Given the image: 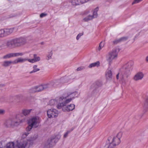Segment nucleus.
I'll return each mask as SVG.
<instances>
[{
  "instance_id": "1",
  "label": "nucleus",
  "mask_w": 148,
  "mask_h": 148,
  "mask_svg": "<svg viewBox=\"0 0 148 148\" xmlns=\"http://www.w3.org/2000/svg\"><path fill=\"white\" fill-rule=\"evenodd\" d=\"M132 69V65L130 62H128L122 64L119 69V73L116 75L117 79H120L122 84H125L126 82L124 79L128 77Z\"/></svg>"
},
{
  "instance_id": "2",
  "label": "nucleus",
  "mask_w": 148,
  "mask_h": 148,
  "mask_svg": "<svg viewBox=\"0 0 148 148\" xmlns=\"http://www.w3.org/2000/svg\"><path fill=\"white\" fill-rule=\"evenodd\" d=\"M21 116L20 115H18L15 118L5 120L4 123V126L6 128H11L18 126L23 122L22 120L20 118Z\"/></svg>"
},
{
  "instance_id": "3",
  "label": "nucleus",
  "mask_w": 148,
  "mask_h": 148,
  "mask_svg": "<svg viewBox=\"0 0 148 148\" xmlns=\"http://www.w3.org/2000/svg\"><path fill=\"white\" fill-rule=\"evenodd\" d=\"M27 144V141L25 140H21L20 142H10L5 144L3 148H25Z\"/></svg>"
},
{
  "instance_id": "4",
  "label": "nucleus",
  "mask_w": 148,
  "mask_h": 148,
  "mask_svg": "<svg viewBox=\"0 0 148 148\" xmlns=\"http://www.w3.org/2000/svg\"><path fill=\"white\" fill-rule=\"evenodd\" d=\"M123 134V133L121 132L118 133H116L114 131L112 132V148H115L120 144Z\"/></svg>"
},
{
  "instance_id": "5",
  "label": "nucleus",
  "mask_w": 148,
  "mask_h": 148,
  "mask_svg": "<svg viewBox=\"0 0 148 148\" xmlns=\"http://www.w3.org/2000/svg\"><path fill=\"white\" fill-rule=\"evenodd\" d=\"M75 107V105L73 104L65 106V105L63 103H58L57 106L58 109H62V110L64 112H69L73 110L74 109Z\"/></svg>"
},
{
  "instance_id": "6",
  "label": "nucleus",
  "mask_w": 148,
  "mask_h": 148,
  "mask_svg": "<svg viewBox=\"0 0 148 148\" xmlns=\"http://www.w3.org/2000/svg\"><path fill=\"white\" fill-rule=\"evenodd\" d=\"M102 85V82L101 81H97L94 83L91 86V88L92 90V95H95L97 91V89Z\"/></svg>"
},
{
  "instance_id": "7",
  "label": "nucleus",
  "mask_w": 148,
  "mask_h": 148,
  "mask_svg": "<svg viewBox=\"0 0 148 148\" xmlns=\"http://www.w3.org/2000/svg\"><path fill=\"white\" fill-rule=\"evenodd\" d=\"M58 111L56 109H51L47 111V115L49 118H54L58 116Z\"/></svg>"
},
{
  "instance_id": "8",
  "label": "nucleus",
  "mask_w": 148,
  "mask_h": 148,
  "mask_svg": "<svg viewBox=\"0 0 148 148\" xmlns=\"http://www.w3.org/2000/svg\"><path fill=\"white\" fill-rule=\"evenodd\" d=\"M17 47L24 45L26 42V39L23 38L21 37L15 39Z\"/></svg>"
},
{
  "instance_id": "9",
  "label": "nucleus",
  "mask_w": 148,
  "mask_h": 148,
  "mask_svg": "<svg viewBox=\"0 0 148 148\" xmlns=\"http://www.w3.org/2000/svg\"><path fill=\"white\" fill-rule=\"evenodd\" d=\"M57 81L51 82L43 85H42L43 90L51 87L52 86L56 87L58 85Z\"/></svg>"
},
{
  "instance_id": "10",
  "label": "nucleus",
  "mask_w": 148,
  "mask_h": 148,
  "mask_svg": "<svg viewBox=\"0 0 148 148\" xmlns=\"http://www.w3.org/2000/svg\"><path fill=\"white\" fill-rule=\"evenodd\" d=\"M119 51L120 49L118 48H116L113 49L112 51V61L117 59Z\"/></svg>"
},
{
  "instance_id": "11",
  "label": "nucleus",
  "mask_w": 148,
  "mask_h": 148,
  "mask_svg": "<svg viewBox=\"0 0 148 148\" xmlns=\"http://www.w3.org/2000/svg\"><path fill=\"white\" fill-rule=\"evenodd\" d=\"M6 46L8 48L11 49L17 47L15 39L8 41Z\"/></svg>"
},
{
  "instance_id": "12",
  "label": "nucleus",
  "mask_w": 148,
  "mask_h": 148,
  "mask_svg": "<svg viewBox=\"0 0 148 148\" xmlns=\"http://www.w3.org/2000/svg\"><path fill=\"white\" fill-rule=\"evenodd\" d=\"M38 120L36 117H33L29 121V124L33 127H36L38 125Z\"/></svg>"
},
{
  "instance_id": "13",
  "label": "nucleus",
  "mask_w": 148,
  "mask_h": 148,
  "mask_svg": "<svg viewBox=\"0 0 148 148\" xmlns=\"http://www.w3.org/2000/svg\"><path fill=\"white\" fill-rule=\"evenodd\" d=\"M144 76V74L142 72L137 73L134 76L133 79L135 81L142 80Z\"/></svg>"
},
{
  "instance_id": "14",
  "label": "nucleus",
  "mask_w": 148,
  "mask_h": 148,
  "mask_svg": "<svg viewBox=\"0 0 148 148\" xmlns=\"http://www.w3.org/2000/svg\"><path fill=\"white\" fill-rule=\"evenodd\" d=\"M56 143L53 138H51L47 140L45 144V146L48 148L55 145Z\"/></svg>"
},
{
  "instance_id": "15",
  "label": "nucleus",
  "mask_w": 148,
  "mask_h": 148,
  "mask_svg": "<svg viewBox=\"0 0 148 148\" xmlns=\"http://www.w3.org/2000/svg\"><path fill=\"white\" fill-rule=\"evenodd\" d=\"M105 77L107 80H110L111 79V67L109 66L105 73Z\"/></svg>"
},
{
  "instance_id": "16",
  "label": "nucleus",
  "mask_w": 148,
  "mask_h": 148,
  "mask_svg": "<svg viewBox=\"0 0 148 148\" xmlns=\"http://www.w3.org/2000/svg\"><path fill=\"white\" fill-rule=\"evenodd\" d=\"M40 60V58L39 57L37 56L36 54L34 55V58L32 59H28V61L31 63H33L35 62H38Z\"/></svg>"
},
{
  "instance_id": "17",
  "label": "nucleus",
  "mask_w": 148,
  "mask_h": 148,
  "mask_svg": "<svg viewBox=\"0 0 148 148\" xmlns=\"http://www.w3.org/2000/svg\"><path fill=\"white\" fill-rule=\"evenodd\" d=\"M28 59L23 58H19L13 61V64H16L19 63H23L26 61H28Z\"/></svg>"
},
{
  "instance_id": "18",
  "label": "nucleus",
  "mask_w": 148,
  "mask_h": 148,
  "mask_svg": "<svg viewBox=\"0 0 148 148\" xmlns=\"http://www.w3.org/2000/svg\"><path fill=\"white\" fill-rule=\"evenodd\" d=\"M12 64H13V61H6L3 62L2 64V66L5 67H7L9 66Z\"/></svg>"
},
{
  "instance_id": "19",
  "label": "nucleus",
  "mask_w": 148,
  "mask_h": 148,
  "mask_svg": "<svg viewBox=\"0 0 148 148\" xmlns=\"http://www.w3.org/2000/svg\"><path fill=\"white\" fill-rule=\"evenodd\" d=\"M106 60L108 62L109 66H110L111 62V52H109L106 55Z\"/></svg>"
},
{
  "instance_id": "20",
  "label": "nucleus",
  "mask_w": 148,
  "mask_h": 148,
  "mask_svg": "<svg viewBox=\"0 0 148 148\" xmlns=\"http://www.w3.org/2000/svg\"><path fill=\"white\" fill-rule=\"evenodd\" d=\"M100 62L99 61H98L92 63L90 64L88 66L89 68H92L94 67H99L100 66Z\"/></svg>"
},
{
  "instance_id": "21",
  "label": "nucleus",
  "mask_w": 148,
  "mask_h": 148,
  "mask_svg": "<svg viewBox=\"0 0 148 148\" xmlns=\"http://www.w3.org/2000/svg\"><path fill=\"white\" fill-rule=\"evenodd\" d=\"M127 37H123L119 39L115 40L114 41L113 43L115 44H117L119 42L126 40L127 39Z\"/></svg>"
},
{
  "instance_id": "22",
  "label": "nucleus",
  "mask_w": 148,
  "mask_h": 148,
  "mask_svg": "<svg viewBox=\"0 0 148 148\" xmlns=\"http://www.w3.org/2000/svg\"><path fill=\"white\" fill-rule=\"evenodd\" d=\"M14 29V28H11L5 29L6 36H7L12 33L13 32Z\"/></svg>"
},
{
  "instance_id": "23",
  "label": "nucleus",
  "mask_w": 148,
  "mask_h": 148,
  "mask_svg": "<svg viewBox=\"0 0 148 148\" xmlns=\"http://www.w3.org/2000/svg\"><path fill=\"white\" fill-rule=\"evenodd\" d=\"M32 110V109H29V110H22V113L25 116H28V115L31 111Z\"/></svg>"
},
{
  "instance_id": "24",
  "label": "nucleus",
  "mask_w": 148,
  "mask_h": 148,
  "mask_svg": "<svg viewBox=\"0 0 148 148\" xmlns=\"http://www.w3.org/2000/svg\"><path fill=\"white\" fill-rule=\"evenodd\" d=\"M92 19L93 18L92 16V15H88L87 16L84 18L83 21L84 22H87L92 20Z\"/></svg>"
},
{
  "instance_id": "25",
  "label": "nucleus",
  "mask_w": 148,
  "mask_h": 148,
  "mask_svg": "<svg viewBox=\"0 0 148 148\" xmlns=\"http://www.w3.org/2000/svg\"><path fill=\"white\" fill-rule=\"evenodd\" d=\"M5 29H2L0 30V37H3L6 36Z\"/></svg>"
},
{
  "instance_id": "26",
  "label": "nucleus",
  "mask_w": 148,
  "mask_h": 148,
  "mask_svg": "<svg viewBox=\"0 0 148 148\" xmlns=\"http://www.w3.org/2000/svg\"><path fill=\"white\" fill-rule=\"evenodd\" d=\"M13 57V53L7 54L3 57L4 59H7Z\"/></svg>"
},
{
  "instance_id": "27",
  "label": "nucleus",
  "mask_w": 148,
  "mask_h": 148,
  "mask_svg": "<svg viewBox=\"0 0 148 148\" xmlns=\"http://www.w3.org/2000/svg\"><path fill=\"white\" fill-rule=\"evenodd\" d=\"M37 92H40L43 90L42 85L38 86H35Z\"/></svg>"
},
{
  "instance_id": "28",
  "label": "nucleus",
  "mask_w": 148,
  "mask_h": 148,
  "mask_svg": "<svg viewBox=\"0 0 148 148\" xmlns=\"http://www.w3.org/2000/svg\"><path fill=\"white\" fill-rule=\"evenodd\" d=\"M37 66L36 65H34L33 66V70L30 72L29 73L31 74L39 71L40 69H39L37 68Z\"/></svg>"
},
{
  "instance_id": "29",
  "label": "nucleus",
  "mask_w": 148,
  "mask_h": 148,
  "mask_svg": "<svg viewBox=\"0 0 148 148\" xmlns=\"http://www.w3.org/2000/svg\"><path fill=\"white\" fill-rule=\"evenodd\" d=\"M58 101H57V100L56 99H51V100L49 102V104L51 105H54L57 104Z\"/></svg>"
},
{
  "instance_id": "30",
  "label": "nucleus",
  "mask_w": 148,
  "mask_h": 148,
  "mask_svg": "<svg viewBox=\"0 0 148 148\" xmlns=\"http://www.w3.org/2000/svg\"><path fill=\"white\" fill-rule=\"evenodd\" d=\"M73 93H71L70 94H69L68 93H65L63 95V96L60 97V100H62L63 99H66L67 97H68L69 95H70L71 94H73Z\"/></svg>"
},
{
  "instance_id": "31",
  "label": "nucleus",
  "mask_w": 148,
  "mask_h": 148,
  "mask_svg": "<svg viewBox=\"0 0 148 148\" xmlns=\"http://www.w3.org/2000/svg\"><path fill=\"white\" fill-rule=\"evenodd\" d=\"M23 53H13V57H16L19 56H22L24 55Z\"/></svg>"
},
{
  "instance_id": "32",
  "label": "nucleus",
  "mask_w": 148,
  "mask_h": 148,
  "mask_svg": "<svg viewBox=\"0 0 148 148\" xmlns=\"http://www.w3.org/2000/svg\"><path fill=\"white\" fill-rule=\"evenodd\" d=\"M53 55V52L52 51L48 52V54L47 56V60H49L51 58V56Z\"/></svg>"
},
{
  "instance_id": "33",
  "label": "nucleus",
  "mask_w": 148,
  "mask_h": 148,
  "mask_svg": "<svg viewBox=\"0 0 148 148\" xmlns=\"http://www.w3.org/2000/svg\"><path fill=\"white\" fill-rule=\"evenodd\" d=\"M104 46V44L102 42H101L99 44L98 47L97 49V50L100 51Z\"/></svg>"
},
{
  "instance_id": "34",
  "label": "nucleus",
  "mask_w": 148,
  "mask_h": 148,
  "mask_svg": "<svg viewBox=\"0 0 148 148\" xmlns=\"http://www.w3.org/2000/svg\"><path fill=\"white\" fill-rule=\"evenodd\" d=\"M70 2L72 3L73 5H80V3H79L78 2H77V0H74L73 1L71 0L70 1Z\"/></svg>"
},
{
  "instance_id": "35",
  "label": "nucleus",
  "mask_w": 148,
  "mask_h": 148,
  "mask_svg": "<svg viewBox=\"0 0 148 148\" xmlns=\"http://www.w3.org/2000/svg\"><path fill=\"white\" fill-rule=\"evenodd\" d=\"M38 137V135L35 134L33 136L31 137V138L28 139L29 141H32L35 140Z\"/></svg>"
},
{
  "instance_id": "36",
  "label": "nucleus",
  "mask_w": 148,
  "mask_h": 148,
  "mask_svg": "<svg viewBox=\"0 0 148 148\" xmlns=\"http://www.w3.org/2000/svg\"><path fill=\"white\" fill-rule=\"evenodd\" d=\"M29 92L30 93H34L37 92L36 87L35 86L34 87L31 88L29 90Z\"/></svg>"
},
{
  "instance_id": "37",
  "label": "nucleus",
  "mask_w": 148,
  "mask_h": 148,
  "mask_svg": "<svg viewBox=\"0 0 148 148\" xmlns=\"http://www.w3.org/2000/svg\"><path fill=\"white\" fill-rule=\"evenodd\" d=\"M61 136L60 135H56L54 138H53L55 142L57 143L60 138Z\"/></svg>"
},
{
  "instance_id": "38",
  "label": "nucleus",
  "mask_w": 148,
  "mask_h": 148,
  "mask_svg": "<svg viewBox=\"0 0 148 148\" xmlns=\"http://www.w3.org/2000/svg\"><path fill=\"white\" fill-rule=\"evenodd\" d=\"M72 98H70L67 99L64 102L60 103H63V104H65V106H66V104L69 103L72 100Z\"/></svg>"
},
{
  "instance_id": "39",
  "label": "nucleus",
  "mask_w": 148,
  "mask_h": 148,
  "mask_svg": "<svg viewBox=\"0 0 148 148\" xmlns=\"http://www.w3.org/2000/svg\"><path fill=\"white\" fill-rule=\"evenodd\" d=\"M5 145V141H2L0 142V148H3V147Z\"/></svg>"
},
{
  "instance_id": "40",
  "label": "nucleus",
  "mask_w": 148,
  "mask_h": 148,
  "mask_svg": "<svg viewBox=\"0 0 148 148\" xmlns=\"http://www.w3.org/2000/svg\"><path fill=\"white\" fill-rule=\"evenodd\" d=\"M32 127H33L32 126H31L29 124V125L26 128V130L28 132L30 131V130L32 128Z\"/></svg>"
},
{
  "instance_id": "41",
  "label": "nucleus",
  "mask_w": 148,
  "mask_h": 148,
  "mask_svg": "<svg viewBox=\"0 0 148 148\" xmlns=\"http://www.w3.org/2000/svg\"><path fill=\"white\" fill-rule=\"evenodd\" d=\"M110 140L108 139V140L106 141V146L108 145V144H109V145L107 147L108 148H111V146L110 145L111 143H110Z\"/></svg>"
},
{
  "instance_id": "42",
  "label": "nucleus",
  "mask_w": 148,
  "mask_h": 148,
  "mask_svg": "<svg viewBox=\"0 0 148 148\" xmlns=\"http://www.w3.org/2000/svg\"><path fill=\"white\" fill-rule=\"evenodd\" d=\"M97 13L96 12H93V14L92 15V18H97Z\"/></svg>"
},
{
  "instance_id": "43",
  "label": "nucleus",
  "mask_w": 148,
  "mask_h": 148,
  "mask_svg": "<svg viewBox=\"0 0 148 148\" xmlns=\"http://www.w3.org/2000/svg\"><path fill=\"white\" fill-rule=\"evenodd\" d=\"M83 35V32L82 33L79 34L76 37V39L77 40H78L80 37Z\"/></svg>"
},
{
  "instance_id": "44",
  "label": "nucleus",
  "mask_w": 148,
  "mask_h": 148,
  "mask_svg": "<svg viewBox=\"0 0 148 148\" xmlns=\"http://www.w3.org/2000/svg\"><path fill=\"white\" fill-rule=\"evenodd\" d=\"M79 1H80V2H79L80 4H81L87 2L89 0H79Z\"/></svg>"
},
{
  "instance_id": "45",
  "label": "nucleus",
  "mask_w": 148,
  "mask_h": 148,
  "mask_svg": "<svg viewBox=\"0 0 148 148\" xmlns=\"http://www.w3.org/2000/svg\"><path fill=\"white\" fill-rule=\"evenodd\" d=\"M29 134V133L28 132L24 133L22 136V138H25Z\"/></svg>"
},
{
  "instance_id": "46",
  "label": "nucleus",
  "mask_w": 148,
  "mask_h": 148,
  "mask_svg": "<svg viewBox=\"0 0 148 148\" xmlns=\"http://www.w3.org/2000/svg\"><path fill=\"white\" fill-rule=\"evenodd\" d=\"M142 0H134V1L132 2V4L133 5L134 4L138 3L140 2Z\"/></svg>"
},
{
  "instance_id": "47",
  "label": "nucleus",
  "mask_w": 148,
  "mask_h": 148,
  "mask_svg": "<svg viewBox=\"0 0 148 148\" xmlns=\"http://www.w3.org/2000/svg\"><path fill=\"white\" fill-rule=\"evenodd\" d=\"M47 14H46L42 13L40 15V17L41 18L46 16Z\"/></svg>"
},
{
  "instance_id": "48",
  "label": "nucleus",
  "mask_w": 148,
  "mask_h": 148,
  "mask_svg": "<svg viewBox=\"0 0 148 148\" xmlns=\"http://www.w3.org/2000/svg\"><path fill=\"white\" fill-rule=\"evenodd\" d=\"M84 69V67H79L77 69V71H80L81 70H82L83 69Z\"/></svg>"
},
{
  "instance_id": "49",
  "label": "nucleus",
  "mask_w": 148,
  "mask_h": 148,
  "mask_svg": "<svg viewBox=\"0 0 148 148\" xmlns=\"http://www.w3.org/2000/svg\"><path fill=\"white\" fill-rule=\"evenodd\" d=\"M70 131H68L67 132H66L64 135V138H66L68 134L70 133Z\"/></svg>"
},
{
  "instance_id": "50",
  "label": "nucleus",
  "mask_w": 148,
  "mask_h": 148,
  "mask_svg": "<svg viewBox=\"0 0 148 148\" xmlns=\"http://www.w3.org/2000/svg\"><path fill=\"white\" fill-rule=\"evenodd\" d=\"M5 112V111L3 110L0 109V114H3Z\"/></svg>"
},
{
  "instance_id": "51",
  "label": "nucleus",
  "mask_w": 148,
  "mask_h": 148,
  "mask_svg": "<svg viewBox=\"0 0 148 148\" xmlns=\"http://www.w3.org/2000/svg\"><path fill=\"white\" fill-rule=\"evenodd\" d=\"M99 8L98 7L96 8L95 9L93 12H97L98 11Z\"/></svg>"
},
{
  "instance_id": "52",
  "label": "nucleus",
  "mask_w": 148,
  "mask_h": 148,
  "mask_svg": "<svg viewBox=\"0 0 148 148\" xmlns=\"http://www.w3.org/2000/svg\"><path fill=\"white\" fill-rule=\"evenodd\" d=\"M16 16V15L15 14H11L10 15V18H12L14 17H15Z\"/></svg>"
},
{
  "instance_id": "53",
  "label": "nucleus",
  "mask_w": 148,
  "mask_h": 148,
  "mask_svg": "<svg viewBox=\"0 0 148 148\" xmlns=\"http://www.w3.org/2000/svg\"><path fill=\"white\" fill-rule=\"evenodd\" d=\"M5 86V85L3 84H0V87H3Z\"/></svg>"
},
{
  "instance_id": "54",
  "label": "nucleus",
  "mask_w": 148,
  "mask_h": 148,
  "mask_svg": "<svg viewBox=\"0 0 148 148\" xmlns=\"http://www.w3.org/2000/svg\"><path fill=\"white\" fill-rule=\"evenodd\" d=\"M146 60L147 62H148V56L146 57Z\"/></svg>"
},
{
  "instance_id": "55",
  "label": "nucleus",
  "mask_w": 148,
  "mask_h": 148,
  "mask_svg": "<svg viewBox=\"0 0 148 148\" xmlns=\"http://www.w3.org/2000/svg\"><path fill=\"white\" fill-rule=\"evenodd\" d=\"M146 102L148 104V97H147V99L146 100Z\"/></svg>"
},
{
  "instance_id": "56",
  "label": "nucleus",
  "mask_w": 148,
  "mask_h": 148,
  "mask_svg": "<svg viewBox=\"0 0 148 148\" xmlns=\"http://www.w3.org/2000/svg\"><path fill=\"white\" fill-rule=\"evenodd\" d=\"M77 2L79 3V2H80V1H79V0H77Z\"/></svg>"
},
{
  "instance_id": "57",
  "label": "nucleus",
  "mask_w": 148,
  "mask_h": 148,
  "mask_svg": "<svg viewBox=\"0 0 148 148\" xmlns=\"http://www.w3.org/2000/svg\"><path fill=\"white\" fill-rule=\"evenodd\" d=\"M43 42H42V43H41V44H43Z\"/></svg>"
}]
</instances>
